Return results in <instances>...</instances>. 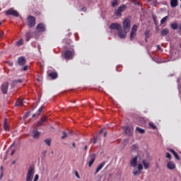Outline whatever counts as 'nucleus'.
I'll list each match as a JSON object with an SVG mask.
<instances>
[{
    "mask_svg": "<svg viewBox=\"0 0 181 181\" xmlns=\"http://www.w3.org/2000/svg\"><path fill=\"white\" fill-rule=\"evenodd\" d=\"M148 2H151V1H152V0H148Z\"/></svg>",
    "mask_w": 181,
    "mask_h": 181,
    "instance_id": "obj_58",
    "label": "nucleus"
},
{
    "mask_svg": "<svg viewBox=\"0 0 181 181\" xmlns=\"http://www.w3.org/2000/svg\"><path fill=\"white\" fill-rule=\"evenodd\" d=\"M27 21V25L29 28H33L36 25V18L32 16H29Z\"/></svg>",
    "mask_w": 181,
    "mask_h": 181,
    "instance_id": "obj_3",
    "label": "nucleus"
},
{
    "mask_svg": "<svg viewBox=\"0 0 181 181\" xmlns=\"http://www.w3.org/2000/svg\"><path fill=\"white\" fill-rule=\"evenodd\" d=\"M180 1H181V0H180Z\"/></svg>",
    "mask_w": 181,
    "mask_h": 181,
    "instance_id": "obj_63",
    "label": "nucleus"
},
{
    "mask_svg": "<svg viewBox=\"0 0 181 181\" xmlns=\"http://www.w3.org/2000/svg\"><path fill=\"white\" fill-rule=\"evenodd\" d=\"M107 136V132H105L104 134H103V138H105Z\"/></svg>",
    "mask_w": 181,
    "mask_h": 181,
    "instance_id": "obj_49",
    "label": "nucleus"
},
{
    "mask_svg": "<svg viewBox=\"0 0 181 181\" xmlns=\"http://www.w3.org/2000/svg\"><path fill=\"white\" fill-rule=\"evenodd\" d=\"M179 4L178 0H170V6L171 8H176L177 4Z\"/></svg>",
    "mask_w": 181,
    "mask_h": 181,
    "instance_id": "obj_22",
    "label": "nucleus"
},
{
    "mask_svg": "<svg viewBox=\"0 0 181 181\" xmlns=\"http://www.w3.org/2000/svg\"><path fill=\"white\" fill-rule=\"evenodd\" d=\"M117 33L120 39H125L127 37V33L122 30V28L118 30Z\"/></svg>",
    "mask_w": 181,
    "mask_h": 181,
    "instance_id": "obj_14",
    "label": "nucleus"
},
{
    "mask_svg": "<svg viewBox=\"0 0 181 181\" xmlns=\"http://www.w3.org/2000/svg\"><path fill=\"white\" fill-rule=\"evenodd\" d=\"M75 175H76V177H78V179H80V175H78V173L77 171L75 172Z\"/></svg>",
    "mask_w": 181,
    "mask_h": 181,
    "instance_id": "obj_45",
    "label": "nucleus"
},
{
    "mask_svg": "<svg viewBox=\"0 0 181 181\" xmlns=\"http://www.w3.org/2000/svg\"><path fill=\"white\" fill-rule=\"evenodd\" d=\"M137 30H138V26H136V25H134L130 33V40H133L134 39H135V36H136Z\"/></svg>",
    "mask_w": 181,
    "mask_h": 181,
    "instance_id": "obj_8",
    "label": "nucleus"
},
{
    "mask_svg": "<svg viewBox=\"0 0 181 181\" xmlns=\"http://www.w3.org/2000/svg\"><path fill=\"white\" fill-rule=\"evenodd\" d=\"M168 34H169V30L168 28L163 29L160 32L161 36H166Z\"/></svg>",
    "mask_w": 181,
    "mask_h": 181,
    "instance_id": "obj_25",
    "label": "nucleus"
},
{
    "mask_svg": "<svg viewBox=\"0 0 181 181\" xmlns=\"http://www.w3.org/2000/svg\"><path fill=\"white\" fill-rule=\"evenodd\" d=\"M44 142H45L46 145H48V146H50L52 144V139H46Z\"/></svg>",
    "mask_w": 181,
    "mask_h": 181,
    "instance_id": "obj_31",
    "label": "nucleus"
},
{
    "mask_svg": "<svg viewBox=\"0 0 181 181\" xmlns=\"http://www.w3.org/2000/svg\"><path fill=\"white\" fill-rule=\"evenodd\" d=\"M153 20L155 21V18H153Z\"/></svg>",
    "mask_w": 181,
    "mask_h": 181,
    "instance_id": "obj_60",
    "label": "nucleus"
},
{
    "mask_svg": "<svg viewBox=\"0 0 181 181\" xmlns=\"http://www.w3.org/2000/svg\"><path fill=\"white\" fill-rule=\"evenodd\" d=\"M1 169H2V167H1Z\"/></svg>",
    "mask_w": 181,
    "mask_h": 181,
    "instance_id": "obj_62",
    "label": "nucleus"
},
{
    "mask_svg": "<svg viewBox=\"0 0 181 181\" xmlns=\"http://www.w3.org/2000/svg\"><path fill=\"white\" fill-rule=\"evenodd\" d=\"M36 29L40 33L46 32V25H45L43 23H40L39 24H37Z\"/></svg>",
    "mask_w": 181,
    "mask_h": 181,
    "instance_id": "obj_10",
    "label": "nucleus"
},
{
    "mask_svg": "<svg viewBox=\"0 0 181 181\" xmlns=\"http://www.w3.org/2000/svg\"><path fill=\"white\" fill-rule=\"evenodd\" d=\"M103 131H104V130L103 129L100 130V135H101V134H103Z\"/></svg>",
    "mask_w": 181,
    "mask_h": 181,
    "instance_id": "obj_53",
    "label": "nucleus"
},
{
    "mask_svg": "<svg viewBox=\"0 0 181 181\" xmlns=\"http://www.w3.org/2000/svg\"><path fill=\"white\" fill-rule=\"evenodd\" d=\"M88 167L91 168L93 166V164L95 161V154H91L89 158H88Z\"/></svg>",
    "mask_w": 181,
    "mask_h": 181,
    "instance_id": "obj_12",
    "label": "nucleus"
},
{
    "mask_svg": "<svg viewBox=\"0 0 181 181\" xmlns=\"http://www.w3.org/2000/svg\"><path fill=\"white\" fill-rule=\"evenodd\" d=\"M13 83L15 84H18V83L21 84V83H22V79L15 80L13 81Z\"/></svg>",
    "mask_w": 181,
    "mask_h": 181,
    "instance_id": "obj_40",
    "label": "nucleus"
},
{
    "mask_svg": "<svg viewBox=\"0 0 181 181\" xmlns=\"http://www.w3.org/2000/svg\"><path fill=\"white\" fill-rule=\"evenodd\" d=\"M137 169L138 170H136V169L133 170L134 176H139V175L142 173V170H144V166L142 165V164H138Z\"/></svg>",
    "mask_w": 181,
    "mask_h": 181,
    "instance_id": "obj_6",
    "label": "nucleus"
},
{
    "mask_svg": "<svg viewBox=\"0 0 181 181\" xmlns=\"http://www.w3.org/2000/svg\"><path fill=\"white\" fill-rule=\"evenodd\" d=\"M168 150L169 151V152H171L173 155H174L175 159H177V160H180V157H179V155H177V153H176L175 150H173V148H168Z\"/></svg>",
    "mask_w": 181,
    "mask_h": 181,
    "instance_id": "obj_20",
    "label": "nucleus"
},
{
    "mask_svg": "<svg viewBox=\"0 0 181 181\" xmlns=\"http://www.w3.org/2000/svg\"><path fill=\"white\" fill-rule=\"evenodd\" d=\"M63 134L64 135L62 136V139H64L67 136V134L65 132H64Z\"/></svg>",
    "mask_w": 181,
    "mask_h": 181,
    "instance_id": "obj_41",
    "label": "nucleus"
},
{
    "mask_svg": "<svg viewBox=\"0 0 181 181\" xmlns=\"http://www.w3.org/2000/svg\"><path fill=\"white\" fill-rule=\"evenodd\" d=\"M6 16H15V18L19 17V13L13 8H9L6 11Z\"/></svg>",
    "mask_w": 181,
    "mask_h": 181,
    "instance_id": "obj_4",
    "label": "nucleus"
},
{
    "mask_svg": "<svg viewBox=\"0 0 181 181\" xmlns=\"http://www.w3.org/2000/svg\"><path fill=\"white\" fill-rule=\"evenodd\" d=\"M46 121H47V117H46V116L42 117L40 119V120L37 122V127H42V125H43V124H45V122H46Z\"/></svg>",
    "mask_w": 181,
    "mask_h": 181,
    "instance_id": "obj_16",
    "label": "nucleus"
},
{
    "mask_svg": "<svg viewBox=\"0 0 181 181\" xmlns=\"http://www.w3.org/2000/svg\"><path fill=\"white\" fill-rule=\"evenodd\" d=\"M170 28H173V30H176V29H177V28H179V26L177 25V24L176 23H173L170 24Z\"/></svg>",
    "mask_w": 181,
    "mask_h": 181,
    "instance_id": "obj_29",
    "label": "nucleus"
},
{
    "mask_svg": "<svg viewBox=\"0 0 181 181\" xmlns=\"http://www.w3.org/2000/svg\"><path fill=\"white\" fill-rule=\"evenodd\" d=\"M23 105V100L22 99H18L15 103L16 107H22Z\"/></svg>",
    "mask_w": 181,
    "mask_h": 181,
    "instance_id": "obj_23",
    "label": "nucleus"
},
{
    "mask_svg": "<svg viewBox=\"0 0 181 181\" xmlns=\"http://www.w3.org/2000/svg\"><path fill=\"white\" fill-rule=\"evenodd\" d=\"M34 175H35V168L31 167L28 171L25 181H32V180L33 179Z\"/></svg>",
    "mask_w": 181,
    "mask_h": 181,
    "instance_id": "obj_5",
    "label": "nucleus"
},
{
    "mask_svg": "<svg viewBox=\"0 0 181 181\" xmlns=\"http://www.w3.org/2000/svg\"><path fill=\"white\" fill-rule=\"evenodd\" d=\"M142 163L144 166V169H149V163L146 162V160H143Z\"/></svg>",
    "mask_w": 181,
    "mask_h": 181,
    "instance_id": "obj_27",
    "label": "nucleus"
},
{
    "mask_svg": "<svg viewBox=\"0 0 181 181\" xmlns=\"http://www.w3.org/2000/svg\"><path fill=\"white\" fill-rule=\"evenodd\" d=\"M130 166L132 168H135L136 166H138V156H136L134 158L130 160Z\"/></svg>",
    "mask_w": 181,
    "mask_h": 181,
    "instance_id": "obj_13",
    "label": "nucleus"
},
{
    "mask_svg": "<svg viewBox=\"0 0 181 181\" xmlns=\"http://www.w3.org/2000/svg\"><path fill=\"white\" fill-rule=\"evenodd\" d=\"M4 128L6 131H9V125L8 124V122H6V120H5L4 122Z\"/></svg>",
    "mask_w": 181,
    "mask_h": 181,
    "instance_id": "obj_30",
    "label": "nucleus"
},
{
    "mask_svg": "<svg viewBox=\"0 0 181 181\" xmlns=\"http://www.w3.org/2000/svg\"><path fill=\"white\" fill-rule=\"evenodd\" d=\"M1 25H2V22H0V26H1Z\"/></svg>",
    "mask_w": 181,
    "mask_h": 181,
    "instance_id": "obj_57",
    "label": "nucleus"
},
{
    "mask_svg": "<svg viewBox=\"0 0 181 181\" xmlns=\"http://www.w3.org/2000/svg\"><path fill=\"white\" fill-rule=\"evenodd\" d=\"M30 37H32V35H30V32H27L25 33V40H26V42H29V40H30Z\"/></svg>",
    "mask_w": 181,
    "mask_h": 181,
    "instance_id": "obj_26",
    "label": "nucleus"
},
{
    "mask_svg": "<svg viewBox=\"0 0 181 181\" xmlns=\"http://www.w3.org/2000/svg\"><path fill=\"white\" fill-rule=\"evenodd\" d=\"M84 151H87V146L84 147Z\"/></svg>",
    "mask_w": 181,
    "mask_h": 181,
    "instance_id": "obj_54",
    "label": "nucleus"
},
{
    "mask_svg": "<svg viewBox=\"0 0 181 181\" xmlns=\"http://www.w3.org/2000/svg\"><path fill=\"white\" fill-rule=\"evenodd\" d=\"M16 152V149L13 150V151H11V156H13V155H15Z\"/></svg>",
    "mask_w": 181,
    "mask_h": 181,
    "instance_id": "obj_44",
    "label": "nucleus"
},
{
    "mask_svg": "<svg viewBox=\"0 0 181 181\" xmlns=\"http://www.w3.org/2000/svg\"><path fill=\"white\" fill-rule=\"evenodd\" d=\"M144 35H145L146 39H149V36L151 35V30H149L148 29H146L144 32Z\"/></svg>",
    "mask_w": 181,
    "mask_h": 181,
    "instance_id": "obj_28",
    "label": "nucleus"
},
{
    "mask_svg": "<svg viewBox=\"0 0 181 181\" xmlns=\"http://www.w3.org/2000/svg\"><path fill=\"white\" fill-rule=\"evenodd\" d=\"M23 71H26L28 70V66H25L23 68Z\"/></svg>",
    "mask_w": 181,
    "mask_h": 181,
    "instance_id": "obj_47",
    "label": "nucleus"
},
{
    "mask_svg": "<svg viewBox=\"0 0 181 181\" xmlns=\"http://www.w3.org/2000/svg\"><path fill=\"white\" fill-rule=\"evenodd\" d=\"M17 46H22L23 45V40L21 39L16 42Z\"/></svg>",
    "mask_w": 181,
    "mask_h": 181,
    "instance_id": "obj_34",
    "label": "nucleus"
},
{
    "mask_svg": "<svg viewBox=\"0 0 181 181\" xmlns=\"http://www.w3.org/2000/svg\"><path fill=\"white\" fill-rule=\"evenodd\" d=\"M122 27L121 26V24L118 23H112L110 25V29L112 30H119L122 28Z\"/></svg>",
    "mask_w": 181,
    "mask_h": 181,
    "instance_id": "obj_11",
    "label": "nucleus"
},
{
    "mask_svg": "<svg viewBox=\"0 0 181 181\" xmlns=\"http://www.w3.org/2000/svg\"><path fill=\"white\" fill-rule=\"evenodd\" d=\"M63 56H64V59H66V60L73 59V57H74V49L66 50L64 52Z\"/></svg>",
    "mask_w": 181,
    "mask_h": 181,
    "instance_id": "obj_1",
    "label": "nucleus"
},
{
    "mask_svg": "<svg viewBox=\"0 0 181 181\" xmlns=\"http://www.w3.org/2000/svg\"><path fill=\"white\" fill-rule=\"evenodd\" d=\"M127 9V6L122 5L120 6L117 10L115 12V14L116 16H122V12H124Z\"/></svg>",
    "mask_w": 181,
    "mask_h": 181,
    "instance_id": "obj_7",
    "label": "nucleus"
},
{
    "mask_svg": "<svg viewBox=\"0 0 181 181\" xmlns=\"http://www.w3.org/2000/svg\"><path fill=\"white\" fill-rule=\"evenodd\" d=\"M149 127L152 128V129H156V126H155V124H153L152 122L149 123Z\"/></svg>",
    "mask_w": 181,
    "mask_h": 181,
    "instance_id": "obj_37",
    "label": "nucleus"
},
{
    "mask_svg": "<svg viewBox=\"0 0 181 181\" xmlns=\"http://www.w3.org/2000/svg\"><path fill=\"white\" fill-rule=\"evenodd\" d=\"M123 28H124V30L126 33H128V32H129V30L131 29V20L126 18L124 21H123Z\"/></svg>",
    "mask_w": 181,
    "mask_h": 181,
    "instance_id": "obj_2",
    "label": "nucleus"
},
{
    "mask_svg": "<svg viewBox=\"0 0 181 181\" xmlns=\"http://www.w3.org/2000/svg\"><path fill=\"white\" fill-rule=\"evenodd\" d=\"M168 169H170V170H173L176 168V164L173 161H169L167 164Z\"/></svg>",
    "mask_w": 181,
    "mask_h": 181,
    "instance_id": "obj_17",
    "label": "nucleus"
},
{
    "mask_svg": "<svg viewBox=\"0 0 181 181\" xmlns=\"http://www.w3.org/2000/svg\"><path fill=\"white\" fill-rule=\"evenodd\" d=\"M33 134V138H34V139H38L39 136H40V132H39L37 129H34Z\"/></svg>",
    "mask_w": 181,
    "mask_h": 181,
    "instance_id": "obj_19",
    "label": "nucleus"
},
{
    "mask_svg": "<svg viewBox=\"0 0 181 181\" xmlns=\"http://www.w3.org/2000/svg\"><path fill=\"white\" fill-rule=\"evenodd\" d=\"M124 132L127 135H131V132H132L133 128L129 126H127V127H124Z\"/></svg>",
    "mask_w": 181,
    "mask_h": 181,
    "instance_id": "obj_21",
    "label": "nucleus"
},
{
    "mask_svg": "<svg viewBox=\"0 0 181 181\" xmlns=\"http://www.w3.org/2000/svg\"><path fill=\"white\" fill-rule=\"evenodd\" d=\"M46 153H47V151H44V155L46 154Z\"/></svg>",
    "mask_w": 181,
    "mask_h": 181,
    "instance_id": "obj_55",
    "label": "nucleus"
},
{
    "mask_svg": "<svg viewBox=\"0 0 181 181\" xmlns=\"http://www.w3.org/2000/svg\"><path fill=\"white\" fill-rule=\"evenodd\" d=\"M118 4V1L114 0L112 3V6L115 8V6H117V4Z\"/></svg>",
    "mask_w": 181,
    "mask_h": 181,
    "instance_id": "obj_36",
    "label": "nucleus"
},
{
    "mask_svg": "<svg viewBox=\"0 0 181 181\" xmlns=\"http://www.w3.org/2000/svg\"><path fill=\"white\" fill-rule=\"evenodd\" d=\"M86 10H87V8L86 7L82 8V11H84L86 12Z\"/></svg>",
    "mask_w": 181,
    "mask_h": 181,
    "instance_id": "obj_50",
    "label": "nucleus"
},
{
    "mask_svg": "<svg viewBox=\"0 0 181 181\" xmlns=\"http://www.w3.org/2000/svg\"><path fill=\"white\" fill-rule=\"evenodd\" d=\"M179 30H181V24L179 26Z\"/></svg>",
    "mask_w": 181,
    "mask_h": 181,
    "instance_id": "obj_56",
    "label": "nucleus"
},
{
    "mask_svg": "<svg viewBox=\"0 0 181 181\" xmlns=\"http://www.w3.org/2000/svg\"><path fill=\"white\" fill-rule=\"evenodd\" d=\"M72 146H73L74 148H76V144L73 143V144H72Z\"/></svg>",
    "mask_w": 181,
    "mask_h": 181,
    "instance_id": "obj_51",
    "label": "nucleus"
},
{
    "mask_svg": "<svg viewBox=\"0 0 181 181\" xmlns=\"http://www.w3.org/2000/svg\"><path fill=\"white\" fill-rule=\"evenodd\" d=\"M157 49H158V50H162V48L160 47V45H158V46H157Z\"/></svg>",
    "mask_w": 181,
    "mask_h": 181,
    "instance_id": "obj_48",
    "label": "nucleus"
},
{
    "mask_svg": "<svg viewBox=\"0 0 181 181\" xmlns=\"http://www.w3.org/2000/svg\"><path fill=\"white\" fill-rule=\"evenodd\" d=\"M136 131H138V132H139V134H144L145 132V129H141L139 127H137L136 128Z\"/></svg>",
    "mask_w": 181,
    "mask_h": 181,
    "instance_id": "obj_32",
    "label": "nucleus"
},
{
    "mask_svg": "<svg viewBox=\"0 0 181 181\" xmlns=\"http://www.w3.org/2000/svg\"><path fill=\"white\" fill-rule=\"evenodd\" d=\"M134 5H139V2H135Z\"/></svg>",
    "mask_w": 181,
    "mask_h": 181,
    "instance_id": "obj_52",
    "label": "nucleus"
},
{
    "mask_svg": "<svg viewBox=\"0 0 181 181\" xmlns=\"http://www.w3.org/2000/svg\"><path fill=\"white\" fill-rule=\"evenodd\" d=\"M97 139H98V137H97V136H95V137L93 138V144H97Z\"/></svg>",
    "mask_w": 181,
    "mask_h": 181,
    "instance_id": "obj_42",
    "label": "nucleus"
},
{
    "mask_svg": "<svg viewBox=\"0 0 181 181\" xmlns=\"http://www.w3.org/2000/svg\"><path fill=\"white\" fill-rule=\"evenodd\" d=\"M8 66H10V67H12L13 66V62H7Z\"/></svg>",
    "mask_w": 181,
    "mask_h": 181,
    "instance_id": "obj_46",
    "label": "nucleus"
},
{
    "mask_svg": "<svg viewBox=\"0 0 181 181\" xmlns=\"http://www.w3.org/2000/svg\"><path fill=\"white\" fill-rule=\"evenodd\" d=\"M52 153H53V151H52Z\"/></svg>",
    "mask_w": 181,
    "mask_h": 181,
    "instance_id": "obj_61",
    "label": "nucleus"
},
{
    "mask_svg": "<svg viewBox=\"0 0 181 181\" xmlns=\"http://www.w3.org/2000/svg\"><path fill=\"white\" fill-rule=\"evenodd\" d=\"M167 20H168V16H165V17L163 18L160 20V24H161V25H163V23H165V22H166Z\"/></svg>",
    "mask_w": 181,
    "mask_h": 181,
    "instance_id": "obj_35",
    "label": "nucleus"
},
{
    "mask_svg": "<svg viewBox=\"0 0 181 181\" xmlns=\"http://www.w3.org/2000/svg\"><path fill=\"white\" fill-rule=\"evenodd\" d=\"M13 163H15V161H13Z\"/></svg>",
    "mask_w": 181,
    "mask_h": 181,
    "instance_id": "obj_59",
    "label": "nucleus"
},
{
    "mask_svg": "<svg viewBox=\"0 0 181 181\" xmlns=\"http://www.w3.org/2000/svg\"><path fill=\"white\" fill-rule=\"evenodd\" d=\"M49 77H51L52 80H55V78H57V74L56 72H52L48 74Z\"/></svg>",
    "mask_w": 181,
    "mask_h": 181,
    "instance_id": "obj_24",
    "label": "nucleus"
},
{
    "mask_svg": "<svg viewBox=\"0 0 181 181\" xmlns=\"http://www.w3.org/2000/svg\"><path fill=\"white\" fill-rule=\"evenodd\" d=\"M9 88V83L8 82H4L2 83L1 86V91L4 94H6L8 93V88Z\"/></svg>",
    "mask_w": 181,
    "mask_h": 181,
    "instance_id": "obj_9",
    "label": "nucleus"
},
{
    "mask_svg": "<svg viewBox=\"0 0 181 181\" xmlns=\"http://www.w3.org/2000/svg\"><path fill=\"white\" fill-rule=\"evenodd\" d=\"M165 157L168 158V159H172V155H170V153H166V156Z\"/></svg>",
    "mask_w": 181,
    "mask_h": 181,
    "instance_id": "obj_38",
    "label": "nucleus"
},
{
    "mask_svg": "<svg viewBox=\"0 0 181 181\" xmlns=\"http://www.w3.org/2000/svg\"><path fill=\"white\" fill-rule=\"evenodd\" d=\"M132 151H137L138 150V144H133L131 146Z\"/></svg>",
    "mask_w": 181,
    "mask_h": 181,
    "instance_id": "obj_33",
    "label": "nucleus"
},
{
    "mask_svg": "<svg viewBox=\"0 0 181 181\" xmlns=\"http://www.w3.org/2000/svg\"><path fill=\"white\" fill-rule=\"evenodd\" d=\"M18 64H19V66H25V64H26V59H25L24 57H20L18 59Z\"/></svg>",
    "mask_w": 181,
    "mask_h": 181,
    "instance_id": "obj_15",
    "label": "nucleus"
},
{
    "mask_svg": "<svg viewBox=\"0 0 181 181\" xmlns=\"http://www.w3.org/2000/svg\"><path fill=\"white\" fill-rule=\"evenodd\" d=\"M105 161L102 162L100 164H99V165L97 167L96 170H95V175H97V173L98 172H100V170H101V169H103L104 168V166H105Z\"/></svg>",
    "mask_w": 181,
    "mask_h": 181,
    "instance_id": "obj_18",
    "label": "nucleus"
},
{
    "mask_svg": "<svg viewBox=\"0 0 181 181\" xmlns=\"http://www.w3.org/2000/svg\"><path fill=\"white\" fill-rule=\"evenodd\" d=\"M39 115H40V113H35L33 115V118H35V117H39Z\"/></svg>",
    "mask_w": 181,
    "mask_h": 181,
    "instance_id": "obj_43",
    "label": "nucleus"
},
{
    "mask_svg": "<svg viewBox=\"0 0 181 181\" xmlns=\"http://www.w3.org/2000/svg\"><path fill=\"white\" fill-rule=\"evenodd\" d=\"M44 108H45V106H44V105L41 106V107L39 108V110H38V114L40 115V112H42L43 111V109H44Z\"/></svg>",
    "mask_w": 181,
    "mask_h": 181,
    "instance_id": "obj_39",
    "label": "nucleus"
}]
</instances>
